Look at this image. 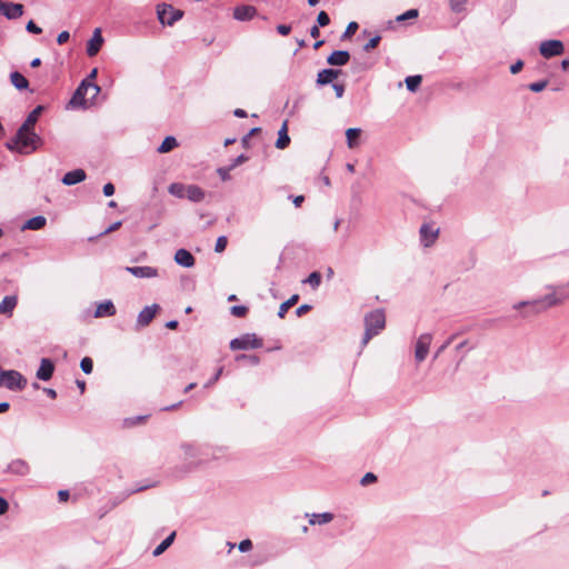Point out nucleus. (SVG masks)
Segmentation results:
<instances>
[{
  "label": "nucleus",
  "mask_w": 569,
  "mask_h": 569,
  "mask_svg": "<svg viewBox=\"0 0 569 569\" xmlns=\"http://www.w3.org/2000/svg\"><path fill=\"white\" fill-rule=\"evenodd\" d=\"M420 240L423 247H431L438 238L439 229L435 228L432 224L423 223L420 227Z\"/></svg>",
  "instance_id": "nucleus-10"
},
{
  "label": "nucleus",
  "mask_w": 569,
  "mask_h": 569,
  "mask_svg": "<svg viewBox=\"0 0 569 569\" xmlns=\"http://www.w3.org/2000/svg\"><path fill=\"white\" fill-rule=\"evenodd\" d=\"M551 290H552L551 293L536 299V301H538V307H537V309H535V315H538L540 312L548 310L549 308H552V307H556V306L562 303V298L559 297L558 291L555 289H551Z\"/></svg>",
  "instance_id": "nucleus-8"
},
{
  "label": "nucleus",
  "mask_w": 569,
  "mask_h": 569,
  "mask_svg": "<svg viewBox=\"0 0 569 569\" xmlns=\"http://www.w3.org/2000/svg\"><path fill=\"white\" fill-rule=\"evenodd\" d=\"M176 531H172L156 549L152 551L153 557L162 555L174 541Z\"/></svg>",
  "instance_id": "nucleus-31"
},
{
  "label": "nucleus",
  "mask_w": 569,
  "mask_h": 569,
  "mask_svg": "<svg viewBox=\"0 0 569 569\" xmlns=\"http://www.w3.org/2000/svg\"><path fill=\"white\" fill-rule=\"evenodd\" d=\"M563 43L560 40H546L540 43L539 52L545 58H552L562 54Z\"/></svg>",
  "instance_id": "nucleus-7"
},
{
  "label": "nucleus",
  "mask_w": 569,
  "mask_h": 569,
  "mask_svg": "<svg viewBox=\"0 0 569 569\" xmlns=\"http://www.w3.org/2000/svg\"><path fill=\"white\" fill-rule=\"evenodd\" d=\"M257 14V9L253 6H239L233 11V18L239 21L251 20Z\"/></svg>",
  "instance_id": "nucleus-17"
},
{
  "label": "nucleus",
  "mask_w": 569,
  "mask_h": 569,
  "mask_svg": "<svg viewBox=\"0 0 569 569\" xmlns=\"http://www.w3.org/2000/svg\"><path fill=\"white\" fill-rule=\"evenodd\" d=\"M89 90H92V99H94L100 92V87L97 86L96 83H92L91 81H88V79L82 80L80 86L74 91V93L70 100V104L72 107H84L86 106L84 97L89 92Z\"/></svg>",
  "instance_id": "nucleus-3"
},
{
  "label": "nucleus",
  "mask_w": 569,
  "mask_h": 569,
  "mask_svg": "<svg viewBox=\"0 0 569 569\" xmlns=\"http://www.w3.org/2000/svg\"><path fill=\"white\" fill-rule=\"evenodd\" d=\"M360 134H361V129H359V128L347 129L346 137H347L348 148L353 149V148L358 147V144H359L358 139L360 138Z\"/></svg>",
  "instance_id": "nucleus-28"
},
{
  "label": "nucleus",
  "mask_w": 569,
  "mask_h": 569,
  "mask_svg": "<svg viewBox=\"0 0 569 569\" xmlns=\"http://www.w3.org/2000/svg\"><path fill=\"white\" fill-rule=\"evenodd\" d=\"M54 371L53 362L48 358H42L40 361V367L37 370V378L42 381H48L52 378Z\"/></svg>",
  "instance_id": "nucleus-13"
},
{
  "label": "nucleus",
  "mask_w": 569,
  "mask_h": 569,
  "mask_svg": "<svg viewBox=\"0 0 569 569\" xmlns=\"http://www.w3.org/2000/svg\"><path fill=\"white\" fill-rule=\"evenodd\" d=\"M386 326V316L383 310L376 309L365 317V335L362 338V346H366L375 336L379 335Z\"/></svg>",
  "instance_id": "nucleus-2"
},
{
  "label": "nucleus",
  "mask_w": 569,
  "mask_h": 569,
  "mask_svg": "<svg viewBox=\"0 0 569 569\" xmlns=\"http://www.w3.org/2000/svg\"><path fill=\"white\" fill-rule=\"evenodd\" d=\"M319 27H320V26H317V24H316V26H313V27H311V29H310V36H311L312 38H318V37H319V34H320Z\"/></svg>",
  "instance_id": "nucleus-64"
},
{
  "label": "nucleus",
  "mask_w": 569,
  "mask_h": 569,
  "mask_svg": "<svg viewBox=\"0 0 569 569\" xmlns=\"http://www.w3.org/2000/svg\"><path fill=\"white\" fill-rule=\"evenodd\" d=\"M431 341V333H422L418 337L415 346V359L417 362H422L427 358Z\"/></svg>",
  "instance_id": "nucleus-6"
},
{
  "label": "nucleus",
  "mask_w": 569,
  "mask_h": 569,
  "mask_svg": "<svg viewBox=\"0 0 569 569\" xmlns=\"http://www.w3.org/2000/svg\"><path fill=\"white\" fill-rule=\"evenodd\" d=\"M453 338H455L453 336L450 337L442 346L439 347V349L435 353V359L438 358L440 356V353L443 352L449 347V345L452 342Z\"/></svg>",
  "instance_id": "nucleus-56"
},
{
  "label": "nucleus",
  "mask_w": 569,
  "mask_h": 569,
  "mask_svg": "<svg viewBox=\"0 0 569 569\" xmlns=\"http://www.w3.org/2000/svg\"><path fill=\"white\" fill-rule=\"evenodd\" d=\"M157 14L162 24L173 26L183 17V11L173 8L171 4L161 3L157 6Z\"/></svg>",
  "instance_id": "nucleus-4"
},
{
  "label": "nucleus",
  "mask_w": 569,
  "mask_h": 569,
  "mask_svg": "<svg viewBox=\"0 0 569 569\" xmlns=\"http://www.w3.org/2000/svg\"><path fill=\"white\" fill-rule=\"evenodd\" d=\"M522 67H523V62L521 60H518L516 63H513L510 67V72L516 74L522 69Z\"/></svg>",
  "instance_id": "nucleus-59"
},
{
  "label": "nucleus",
  "mask_w": 569,
  "mask_h": 569,
  "mask_svg": "<svg viewBox=\"0 0 569 569\" xmlns=\"http://www.w3.org/2000/svg\"><path fill=\"white\" fill-rule=\"evenodd\" d=\"M232 169L230 167H221V168H218L217 169V173L220 176L221 180L222 181H228L230 180V171Z\"/></svg>",
  "instance_id": "nucleus-48"
},
{
  "label": "nucleus",
  "mask_w": 569,
  "mask_h": 569,
  "mask_svg": "<svg viewBox=\"0 0 569 569\" xmlns=\"http://www.w3.org/2000/svg\"><path fill=\"white\" fill-rule=\"evenodd\" d=\"M86 179V172L82 169H74L67 172L62 178V183L66 186H73L82 182Z\"/></svg>",
  "instance_id": "nucleus-20"
},
{
  "label": "nucleus",
  "mask_w": 569,
  "mask_h": 569,
  "mask_svg": "<svg viewBox=\"0 0 569 569\" xmlns=\"http://www.w3.org/2000/svg\"><path fill=\"white\" fill-rule=\"evenodd\" d=\"M47 223V219L43 216L33 217L24 222L22 230H40Z\"/></svg>",
  "instance_id": "nucleus-27"
},
{
  "label": "nucleus",
  "mask_w": 569,
  "mask_h": 569,
  "mask_svg": "<svg viewBox=\"0 0 569 569\" xmlns=\"http://www.w3.org/2000/svg\"><path fill=\"white\" fill-rule=\"evenodd\" d=\"M526 307L530 308V310L528 312L522 313V317H527L528 315H535V309H537V307H538V301H536V299L535 300H526V301L517 302L512 306V308L516 310L526 308Z\"/></svg>",
  "instance_id": "nucleus-34"
},
{
  "label": "nucleus",
  "mask_w": 569,
  "mask_h": 569,
  "mask_svg": "<svg viewBox=\"0 0 569 569\" xmlns=\"http://www.w3.org/2000/svg\"><path fill=\"white\" fill-rule=\"evenodd\" d=\"M222 370L223 368H219L218 371L216 372V375L204 385V388H209L211 387L213 383H216L218 381V379L220 378L221 373H222Z\"/></svg>",
  "instance_id": "nucleus-53"
},
{
  "label": "nucleus",
  "mask_w": 569,
  "mask_h": 569,
  "mask_svg": "<svg viewBox=\"0 0 569 569\" xmlns=\"http://www.w3.org/2000/svg\"><path fill=\"white\" fill-rule=\"evenodd\" d=\"M114 193V186L109 182L103 186V194L106 197H111Z\"/></svg>",
  "instance_id": "nucleus-57"
},
{
  "label": "nucleus",
  "mask_w": 569,
  "mask_h": 569,
  "mask_svg": "<svg viewBox=\"0 0 569 569\" xmlns=\"http://www.w3.org/2000/svg\"><path fill=\"white\" fill-rule=\"evenodd\" d=\"M341 70L336 69H323L317 76V83L319 86H325L331 83L339 74Z\"/></svg>",
  "instance_id": "nucleus-22"
},
{
  "label": "nucleus",
  "mask_w": 569,
  "mask_h": 569,
  "mask_svg": "<svg viewBox=\"0 0 569 569\" xmlns=\"http://www.w3.org/2000/svg\"><path fill=\"white\" fill-rule=\"evenodd\" d=\"M102 43H103V38L101 36V30L99 28H97L93 31L91 39L88 41L87 54L89 57H94L100 51Z\"/></svg>",
  "instance_id": "nucleus-14"
},
{
  "label": "nucleus",
  "mask_w": 569,
  "mask_h": 569,
  "mask_svg": "<svg viewBox=\"0 0 569 569\" xmlns=\"http://www.w3.org/2000/svg\"><path fill=\"white\" fill-rule=\"evenodd\" d=\"M43 111L42 106L36 107L27 117L24 122L21 124V128L23 131H27L29 129L33 130L34 124L37 123L41 112Z\"/></svg>",
  "instance_id": "nucleus-23"
},
{
  "label": "nucleus",
  "mask_w": 569,
  "mask_h": 569,
  "mask_svg": "<svg viewBox=\"0 0 569 569\" xmlns=\"http://www.w3.org/2000/svg\"><path fill=\"white\" fill-rule=\"evenodd\" d=\"M262 347V340L254 333H246L230 341L231 350H247Z\"/></svg>",
  "instance_id": "nucleus-5"
},
{
  "label": "nucleus",
  "mask_w": 569,
  "mask_h": 569,
  "mask_svg": "<svg viewBox=\"0 0 569 569\" xmlns=\"http://www.w3.org/2000/svg\"><path fill=\"white\" fill-rule=\"evenodd\" d=\"M227 244H228V238L226 236L218 237V239L216 241L214 251L218 253L224 251Z\"/></svg>",
  "instance_id": "nucleus-41"
},
{
  "label": "nucleus",
  "mask_w": 569,
  "mask_h": 569,
  "mask_svg": "<svg viewBox=\"0 0 569 569\" xmlns=\"http://www.w3.org/2000/svg\"><path fill=\"white\" fill-rule=\"evenodd\" d=\"M80 368H81V370L86 375H90L92 372V369H93V361H92V359L89 358V357L82 358V360L80 361Z\"/></svg>",
  "instance_id": "nucleus-39"
},
{
  "label": "nucleus",
  "mask_w": 569,
  "mask_h": 569,
  "mask_svg": "<svg viewBox=\"0 0 569 569\" xmlns=\"http://www.w3.org/2000/svg\"><path fill=\"white\" fill-rule=\"evenodd\" d=\"M277 31L281 34V36H288L291 31V27L288 26V24H279L277 27Z\"/></svg>",
  "instance_id": "nucleus-58"
},
{
  "label": "nucleus",
  "mask_w": 569,
  "mask_h": 569,
  "mask_svg": "<svg viewBox=\"0 0 569 569\" xmlns=\"http://www.w3.org/2000/svg\"><path fill=\"white\" fill-rule=\"evenodd\" d=\"M186 197L192 202H201L204 199V191L196 184H189Z\"/></svg>",
  "instance_id": "nucleus-25"
},
{
  "label": "nucleus",
  "mask_w": 569,
  "mask_h": 569,
  "mask_svg": "<svg viewBox=\"0 0 569 569\" xmlns=\"http://www.w3.org/2000/svg\"><path fill=\"white\" fill-rule=\"evenodd\" d=\"M41 143V138L34 132V130L29 129L23 131L20 127L16 133V136L7 141L6 147L10 151H17L21 154H28L38 149Z\"/></svg>",
  "instance_id": "nucleus-1"
},
{
  "label": "nucleus",
  "mask_w": 569,
  "mask_h": 569,
  "mask_svg": "<svg viewBox=\"0 0 569 569\" xmlns=\"http://www.w3.org/2000/svg\"><path fill=\"white\" fill-rule=\"evenodd\" d=\"M121 223H122L121 221H116V222H114V223H112L110 227H108V228H107V229L101 233V236H102V234H108V233H110V232H112V231H116L117 229H119V228H120Z\"/></svg>",
  "instance_id": "nucleus-61"
},
{
  "label": "nucleus",
  "mask_w": 569,
  "mask_h": 569,
  "mask_svg": "<svg viewBox=\"0 0 569 569\" xmlns=\"http://www.w3.org/2000/svg\"><path fill=\"white\" fill-rule=\"evenodd\" d=\"M380 40H381V37H380V36H376V37L371 38V39H370V40H369V41L363 46V50L368 52V51H370V50L375 49V48L379 44Z\"/></svg>",
  "instance_id": "nucleus-47"
},
{
  "label": "nucleus",
  "mask_w": 569,
  "mask_h": 569,
  "mask_svg": "<svg viewBox=\"0 0 569 569\" xmlns=\"http://www.w3.org/2000/svg\"><path fill=\"white\" fill-rule=\"evenodd\" d=\"M58 498H59V501H60V502H64V501H67V500H68V498H69V491H68V490H60V491L58 492Z\"/></svg>",
  "instance_id": "nucleus-63"
},
{
  "label": "nucleus",
  "mask_w": 569,
  "mask_h": 569,
  "mask_svg": "<svg viewBox=\"0 0 569 569\" xmlns=\"http://www.w3.org/2000/svg\"><path fill=\"white\" fill-rule=\"evenodd\" d=\"M305 282L309 283L313 289L318 288L321 283V274L318 271H313L309 274V277L305 280Z\"/></svg>",
  "instance_id": "nucleus-38"
},
{
  "label": "nucleus",
  "mask_w": 569,
  "mask_h": 569,
  "mask_svg": "<svg viewBox=\"0 0 569 569\" xmlns=\"http://www.w3.org/2000/svg\"><path fill=\"white\" fill-rule=\"evenodd\" d=\"M299 299L298 295L291 296L287 301L282 302L279 307L278 316L279 318H284L288 310L297 303Z\"/></svg>",
  "instance_id": "nucleus-35"
},
{
  "label": "nucleus",
  "mask_w": 569,
  "mask_h": 569,
  "mask_svg": "<svg viewBox=\"0 0 569 569\" xmlns=\"http://www.w3.org/2000/svg\"><path fill=\"white\" fill-rule=\"evenodd\" d=\"M547 84H548V81L547 80H542V81L530 83L528 88L532 92H540V91H542L547 87Z\"/></svg>",
  "instance_id": "nucleus-46"
},
{
  "label": "nucleus",
  "mask_w": 569,
  "mask_h": 569,
  "mask_svg": "<svg viewBox=\"0 0 569 569\" xmlns=\"http://www.w3.org/2000/svg\"><path fill=\"white\" fill-rule=\"evenodd\" d=\"M377 481V476L372 472H367L362 478H361V481L360 483L362 486H368L372 482H376Z\"/></svg>",
  "instance_id": "nucleus-49"
},
{
  "label": "nucleus",
  "mask_w": 569,
  "mask_h": 569,
  "mask_svg": "<svg viewBox=\"0 0 569 569\" xmlns=\"http://www.w3.org/2000/svg\"><path fill=\"white\" fill-rule=\"evenodd\" d=\"M290 143V137L288 136V121L286 120L280 130L278 131V139L276 141L277 149H284Z\"/></svg>",
  "instance_id": "nucleus-24"
},
{
  "label": "nucleus",
  "mask_w": 569,
  "mask_h": 569,
  "mask_svg": "<svg viewBox=\"0 0 569 569\" xmlns=\"http://www.w3.org/2000/svg\"><path fill=\"white\" fill-rule=\"evenodd\" d=\"M232 316L242 318L247 315L248 308L246 306H233L230 309Z\"/></svg>",
  "instance_id": "nucleus-40"
},
{
  "label": "nucleus",
  "mask_w": 569,
  "mask_h": 569,
  "mask_svg": "<svg viewBox=\"0 0 569 569\" xmlns=\"http://www.w3.org/2000/svg\"><path fill=\"white\" fill-rule=\"evenodd\" d=\"M238 548L241 552H247L252 548V542L249 539H244L239 543Z\"/></svg>",
  "instance_id": "nucleus-52"
},
{
  "label": "nucleus",
  "mask_w": 569,
  "mask_h": 569,
  "mask_svg": "<svg viewBox=\"0 0 569 569\" xmlns=\"http://www.w3.org/2000/svg\"><path fill=\"white\" fill-rule=\"evenodd\" d=\"M6 471L17 476H27L30 472V466L23 459H14L8 465Z\"/></svg>",
  "instance_id": "nucleus-15"
},
{
  "label": "nucleus",
  "mask_w": 569,
  "mask_h": 569,
  "mask_svg": "<svg viewBox=\"0 0 569 569\" xmlns=\"http://www.w3.org/2000/svg\"><path fill=\"white\" fill-rule=\"evenodd\" d=\"M174 261L184 268H191L194 264L193 256L186 249H178L176 251Z\"/></svg>",
  "instance_id": "nucleus-19"
},
{
  "label": "nucleus",
  "mask_w": 569,
  "mask_h": 569,
  "mask_svg": "<svg viewBox=\"0 0 569 569\" xmlns=\"http://www.w3.org/2000/svg\"><path fill=\"white\" fill-rule=\"evenodd\" d=\"M9 509V503L8 501L0 497V516L4 515Z\"/></svg>",
  "instance_id": "nucleus-60"
},
{
  "label": "nucleus",
  "mask_w": 569,
  "mask_h": 569,
  "mask_svg": "<svg viewBox=\"0 0 569 569\" xmlns=\"http://www.w3.org/2000/svg\"><path fill=\"white\" fill-rule=\"evenodd\" d=\"M158 310L159 306L157 303L144 307L138 315L137 325L140 327L148 326L154 318Z\"/></svg>",
  "instance_id": "nucleus-12"
},
{
  "label": "nucleus",
  "mask_w": 569,
  "mask_h": 569,
  "mask_svg": "<svg viewBox=\"0 0 569 569\" xmlns=\"http://www.w3.org/2000/svg\"><path fill=\"white\" fill-rule=\"evenodd\" d=\"M548 288L557 290L559 297L562 298V302L569 299V281L565 284L549 286Z\"/></svg>",
  "instance_id": "nucleus-37"
},
{
  "label": "nucleus",
  "mask_w": 569,
  "mask_h": 569,
  "mask_svg": "<svg viewBox=\"0 0 569 569\" xmlns=\"http://www.w3.org/2000/svg\"><path fill=\"white\" fill-rule=\"evenodd\" d=\"M358 28H359V26L357 22H355V21L349 22V24L347 26V28L342 34V39L350 38L352 34L356 33Z\"/></svg>",
  "instance_id": "nucleus-42"
},
{
  "label": "nucleus",
  "mask_w": 569,
  "mask_h": 569,
  "mask_svg": "<svg viewBox=\"0 0 569 569\" xmlns=\"http://www.w3.org/2000/svg\"><path fill=\"white\" fill-rule=\"evenodd\" d=\"M69 38H70V33L68 31H62L58 34L57 42L59 44H63L69 40Z\"/></svg>",
  "instance_id": "nucleus-54"
},
{
  "label": "nucleus",
  "mask_w": 569,
  "mask_h": 569,
  "mask_svg": "<svg viewBox=\"0 0 569 569\" xmlns=\"http://www.w3.org/2000/svg\"><path fill=\"white\" fill-rule=\"evenodd\" d=\"M26 29L28 32L34 33V34H40L42 32V29L40 27H38L32 20H30L27 23Z\"/></svg>",
  "instance_id": "nucleus-50"
},
{
  "label": "nucleus",
  "mask_w": 569,
  "mask_h": 569,
  "mask_svg": "<svg viewBox=\"0 0 569 569\" xmlns=\"http://www.w3.org/2000/svg\"><path fill=\"white\" fill-rule=\"evenodd\" d=\"M317 26L326 27L330 23V18L326 11H320L317 17Z\"/></svg>",
  "instance_id": "nucleus-44"
},
{
  "label": "nucleus",
  "mask_w": 569,
  "mask_h": 569,
  "mask_svg": "<svg viewBox=\"0 0 569 569\" xmlns=\"http://www.w3.org/2000/svg\"><path fill=\"white\" fill-rule=\"evenodd\" d=\"M10 81L18 90H24L29 86V82L26 79V77L18 71L11 72Z\"/></svg>",
  "instance_id": "nucleus-30"
},
{
  "label": "nucleus",
  "mask_w": 569,
  "mask_h": 569,
  "mask_svg": "<svg viewBox=\"0 0 569 569\" xmlns=\"http://www.w3.org/2000/svg\"><path fill=\"white\" fill-rule=\"evenodd\" d=\"M0 13L9 20H14L23 14V6L21 3L4 2L0 0Z\"/></svg>",
  "instance_id": "nucleus-9"
},
{
  "label": "nucleus",
  "mask_w": 569,
  "mask_h": 569,
  "mask_svg": "<svg viewBox=\"0 0 569 569\" xmlns=\"http://www.w3.org/2000/svg\"><path fill=\"white\" fill-rule=\"evenodd\" d=\"M168 191L173 197L184 198L187 192V186L180 182H173L168 187Z\"/></svg>",
  "instance_id": "nucleus-33"
},
{
  "label": "nucleus",
  "mask_w": 569,
  "mask_h": 569,
  "mask_svg": "<svg viewBox=\"0 0 569 569\" xmlns=\"http://www.w3.org/2000/svg\"><path fill=\"white\" fill-rule=\"evenodd\" d=\"M248 160V157L244 154H240L232 160V163L229 166L232 170L238 166L244 163Z\"/></svg>",
  "instance_id": "nucleus-51"
},
{
  "label": "nucleus",
  "mask_w": 569,
  "mask_h": 569,
  "mask_svg": "<svg viewBox=\"0 0 569 569\" xmlns=\"http://www.w3.org/2000/svg\"><path fill=\"white\" fill-rule=\"evenodd\" d=\"M350 59V53L346 50H336L328 58L327 62L330 66H345Z\"/></svg>",
  "instance_id": "nucleus-18"
},
{
  "label": "nucleus",
  "mask_w": 569,
  "mask_h": 569,
  "mask_svg": "<svg viewBox=\"0 0 569 569\" xmlns=\"http://www.w3.org/2000/svg\"><path fill=\"white\" fill-rule=\"evenodd\" d=\"M421 81H422V77L419 76V74H417V76H409L405 80L407 89L409 91H411V92L417 91V89L421 84Z\"/></svg>",
  "instance_id": "nucleus-36"
},
{
  "label": "nucleus",
  "mask_w": 569,
  "mask_h": 569,
  "mask_svg": "<svg viewBox=\"0 0 569 569\" xmlns=\"http://www.w3.org/2000/svg\"><path fill=\"white\" fill-rule=\"evenodd\" d=\"M116 315V307L111 300H104L97 306L96 318L111 317Z\"/></svg>",
  "instance_id": "nucleus-21"
},
{
  "label": "nucleus",
  "mask_w": 569,
  "mask_h": 569,
  "mask_svg": "<svg viewBox=\"0 0 569 569\" xmlns=\"http://www.w3.org/2000/svg\"><path fill=\"white\" fill-rule=\"evenodd\" d=\"M332 88L336 92L337 98H341L345 93V86L342 83H333Z\"/></svg>",
  "instance_id": "nucleus-55"
},
{
  "label": "nucleus",
  "mask_w": 569,
  "mask_h": 569,
  "mask_svg": "<svg viewBox=\"0 0 569 569\" xmlns=\"http://www.w3.org/2000/svg\"><path fill=\"white\" fill-rule=\"evenodd\" d=\"M333 520V515L331 512H322V513H312L309 523L315 525H326Z\"/></svg>",
  "instance_id": "nucleus-29"
},
{
  "label": "nucleus",
  "mask_w": 569,
  "mask_h": 569,
  "mask_svg": "<svg viewBox=\"0 0 569 569\" xmlns=\"http://www.w3.org/2000/svg\"><path fill=\"white\" fill-rule=\"evenodd\" d=\"M126 270L137 278H154L158 276V270L153 267H127Z\"/></svg>",
  "instance_id": "nucleus-16"
},
{
  "label": "nucleus",
  "mask_w": 569,
  "mask_h": 569,
  "mask_svg": "<svg viewBox=\"0 0 569 569\" xmlns=\"http://www.w3.org/2000/svg\"><path fill=\"white\" fill-rule=\"evenodd\" d=\"M467 0H450V8L453 12H461Z\"/></svg>",
  "instance_id": "nucleus-45"
},
{
  "label": "nucleus",
  "mask_w": 569,
  "mask_h": 569,
  "mask_svg": "<svg viewBox=\"0 0 569 569\" xmlns=\"http://www.w3.org/2000/svg\"><path fill=\"white\" fill-rule=\"evenodd\" d=\"M178 146L177 139L172 136L166 137L162 143L158 147V152L167 153Z\"/></svg>",
  "instance_id": "nucleus-32"
},
{
  "label": "nucleus",
  "mask_w": 569,
  "mask_h": 569,
  "mask_svg": "<svg viewBox=\"0 0 569 569\" xmlns=\"http://www.w3.org/2000/svg\"><path fill=\"white\" fill-rule=\"evenodd\" d=\"M310 309H311V307L309 305H301L300 307L297 308L296 313L298 317H301L302 315L308 312Z\"/></svg>",
  "instance_id": "nucleus-62"
},
{
  "label": "nucleus",
  "mask_w": 569,
  "mask_h": 569,
  "mask_svg": "<svg viewBox=\"0 0 569 569\" xmlns=\"http://www.w3.org/2000/svg\"><path fill=\"white\" fill-rule=\"evenodd\" d=\"M16 306H17V297L6 296L3 298V300L0 302V315L11 316Z\"/></svg>",
  "instance_id": "nucleus-26"
},
{
  "label": "nucleus",
  "mask_w": 569,
  "mask_h": 569,
  "mask_svg": "<svg viewBox=\"0 0 569 569\" xmlns=\"http://www.w3.org/2000/svg\"><path fill=\"white\" fill-rule=\"evenodd\" d=\"M180 450L182 451L183 460H186V461L190 460V466L192 468H194L199 465L193 461L200 456V450H199L198 446H196L194 443H191V442H182L180 445Z\"/></svg>",
  "instance_id": "nucleus-11"
},
{
  "label": "nucleus",
  "mask_w": 569,
  "mask_h": 569,
  "mask_svg": "<svg viewBox=\"0 0 569 569\" xmlns=\"http://www.w3.org/2000/svg\"><path fill=\"white\" fill-rule=\"evenodd\" d=\"M418 14H419V12L417 9H410V10L406 11L405 13L398 16L397 21L401 22V21H405L408 19H415L418 17Z\"/></svg>",
  "instance_id": "nucleus-43"
}]
</instances>
